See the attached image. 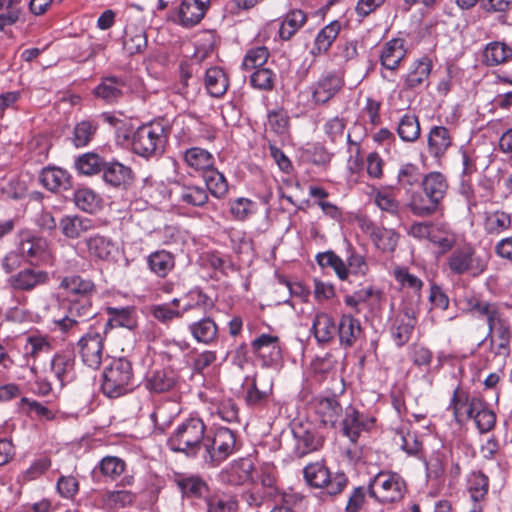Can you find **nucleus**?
<instances>
[{
    "mask_svg": "<svg viewBox=\"0 0 512 512\" xmlns=\"http://www.w3.org/2000/svg\"><path fill=\"white\" fill-rule=\"evenodd\" d=\"M456 423L464 419H472L480 434L489 433L496 425V414L488 407L482 396H471L470 393L457 386L449 402Z\"/></svg>",
    "mask_w": 512,
    "mask_h": 512,
    "instance_id": "nucleus-1",
    "label": "nucleus"
},
{
    "mask_svg": "<svg viewBox=\"0 0 512 512\" xmlns=\"http://www.w3.org/2000/svg\"><path fill=\"white\" fill-rule=\"evenodd\" d=\"M421 189L422 192H411L407 206L416 216H431L438 210L448 193V179L442 172H429L423 176Z\"/></svg>",
    "mask_w": 512,
    "mask_h": 512,
    "instance_id": "nucleus-2",
    "label": "nucleus"
},
{
    "mask_svg": "<svg viewBox=\"0 0 512 512\" xmlns=\"http://www.w3.org/2000/svg\"><path fill=\"white\" fill-rule=\"evenodd\" d=\"M171 127L165 118L139 126L132 134V151L146 159L160 156L168 142Z\"/></svg>",
    "mask_w": 512,
    "mask_h": 512,
    "instance_id": "nucleus-3",
    "label": "nucleus"
},
{
    "mask_svg": "<svg viewBox=\"0 0 512 512\" xmlns=\"http://www.w3.org/2000/svg\"><path fill=\"white\" fill-rule=\"evenodd\" d=\"M206 435V424L203 419L189 416L170 434L167 445L172 451L193 458L204 447Z\"/></svg>",
    "mask_w": 512,
    "mask_h": 512,
    "instance_id": "nucleus-4",
    "label": "nucleus"
},
{
    "mask_svg": "<svg viewBox=\"0 0 512 512\" xmlns=\"http://www.w3.org/2000/svg\"><path fill=\"white\" fill-rule=\"evenodd\" d=\"M448 253L445 268L450 275L479 277L487 269L488 259L469 241L458 242Z\"/></svg>",
    "mask_w": 512,
    "mask_h": 512,
    "instance_id": "nucleus-5",
    "label": "nucleus"
},
{
    "mask_svg": "<svg viewBox=\"0 0 512 512\" xmlns=\"http://www.w3.org/2000/svg\"><path fill=\"white\" fill-rule=\"evenodd\" d=\"M132 363L126 358H114L103 371L101 390L109 398H118L135 387Z\"/></svg>",
    "mask_w": 512,
    "mask_h": 512,
    "instance_id": "nucleus-6",
    "label": "nucleus"
},
{
    "mask_svg": "<svg viewBox=\"0 0 512 512\" xmlns=\"http://www.w3.org/2000/svg\"><path fill=\"white\" fill-rule=\"evenodd\" d=\"M408 491L405 479L397 472L382 470L368 483V494L376 502L386 505L402 501Z\"/></svg>",
    "mask_w": 512,
    "mask_h": 512,
    "instance_id": "nucleus-7",
    "label": "nucleus"
},
{
    "mask_svg": "<svg viewBox=\"0 0 512 512\" xmlns=\"http://www.w3.org/2000/svg\"><path fill=\"white\" fill-rule=\"evenodd\" d=\"M303 475L310 487L323 489L330 496L341 494L349 482L345 473L332 474L321 462L306 465L303 469Z\"/></svg>",
    "mask_w": 512,
    "mask_h": 512,
    "instance_id": "nucleus-8",
    "label": "nucleus"
},
{
    "mask_svg": "<svg viewBox=\"0 0 512 512\" xmlns=\"http://www.w3.org/2000/svg\"><path fill=\"white\" fill-rule=\"evenodd\" d=\"M202 455L206 463L219 465L237 450L236 434L229 428H217L213 436L207 434Z\"/></svg>",
    "mask_w": 512,
    "mask_h": 512,
    "instance_id": "nucleus-9",
    "label": "nucleus"
},
{
    "mask_svg": "<svg viewBox=\"0 0 512 512\" xmlns=\"http://www.w3.org/2000/svg\"><path fill=\"white\" fill-rule=\"evenodd\" d=\"M376 423V418L360 412L354 406L349 405L344 410L341 420V432L352 443H356L363 432H370Z\"/></svg>",
    "mask_w": 512,
    "mask_h": 512,
    "instance_id": "nucleus-10",
    "label": "nucleus"
},
{
    "mask_svg": "<svg viewBox=\"0 0 512 512\" xmlns=\"http://www.w3.org/2000/svg\"><path fill=\"white\" fill-rule=\"evenodd\" d=\"M78 352L84 365L98 369L102 363L104 337L100 332L89 330L77 342Z\"/></svg>",
    "mask_w": 512,
    "mask_h": 512,
    "instance_id": "nucleus-11",
    "label": "nucleus"
},
{
    "mask_svg": "<svg viewBox=\"0 0 512 512\" xmlns=\"http://www.w3.org/2000/svg\"><path fill=\"white\" fill-rule=\"evenodd\" d=\"M295 440L294 454L301 458L318 451L324 444V438L311 423H301L292 429Z\"/></svg>",
    "mask_w": 512,
    "mask_h": 512,
    "instance_id": "nucleus-12",
    "label": "nucleus"
},
{
    "mask_svg": "<svg viewBox=\"0 0 512 512\" xmlns=\"http://www.w3.org/2000/svg\"><path fill=\"white\" fill-rule=\"evenodd\" d=\"M50 281L49 273L36 267H26L12 274L8 279L11 289L18 292H32L47 285Z\"/></svg>",
    "mask_w": 512,
    "mask_h": 512,
    "instance_id": "nucleus-13",
    "label": "nucleus"
},
{
    "mask_svg": "<svg viewBox=\"0 0 512 512\" xmlns=\"http://www.w3.org/2000/svg\"><path fill=\"white\" fill-rule=\"evenodd\" d=\"M511 329L507 320L502 314L488 326L486 339L489 340L491 352L495 356L507 358L511 353Z\"/></svg>",
    "mask_w": 512,
    "mask_h": 512,
    "instance_id": "nucleus-14",
    "label": "nucleus"
},
{
    "mask_svg": "<svg viewBox=\"0 0 512 512\" xmlns=\"http://www.w3.org/2000/svg\"><path fill=\"white\" fill-rule=\"evenodd\" d=\"M89 257L98 262H113L118 255L117 243L109 236L96 233L84 239Z\"/></svg>",
    "mask_w": 512,
    "mask_h": 512,
    "instance_id": "nucleus-15",
    "label": "nucleus"
},
{
    "mask_svg": "<svg viewBox=\"0 0 512 512\" xmlns=\"http://www.w3.org/2000/svg\"><path fill=\"white\" fill-rule=\"evenodd\" d=\"M251 349L267 367L277 364L282 359L281 343L276 335L260 334L251 342Z\"/></svg>",
    "mask_w": 512,
    "mask_h": 512,
    "instance_id": "nucleus-16",
    "label": "nucleus"
},
{
    "mask_svg": "<svg viewBox=\"0 0 512 512\" xmlns=\"http://www.w3.org/2000/svg\"><path fill=\"white\" fill-rule=\"evenodd\" d=\"M359 226L369 236L376 249L384 253H391L395 250L399 235L394 230L380 227L367 218H362L359 221Z\"/></svg>",
    "mask_w": 512,
    "mask_h": 512,
    "instance_id": "nucleus-17",
    "label": "nucleus"
},
{
    "mask_svg": "<svg viewBox=\"0 0 512 512\" xmlns=\"http://www.w3.org/2000/svg\"><path fill=\"white\" fill-rule=\"evenodd\" d=\"M344 80L335 72L322 74L311 86V100L316 105L328 103L343 88Z\"/></svg>",
    "mask_w": 512,
    "mask_h": 512,
    "instance_id": "nucleus-18",
    "label": "nucleus"
},
{
    "mask_svg": "<svg viewBox=\"0 0 512 512\" xmlns=\"http://www.w3.org/2000/svg\"><path fill=\"white\" fill-rule=\"evenodd\" d=\"M454 145V134L443 125H433L427 134V152L431 158L440 162Z\"/></svg>",
    "mask_w": 512,
    "mask_h": 512,
    "instance_id": "nucleus-19",
    "label": "nucleus"
},
{
    "mask_svg": "<svg viewBox=\"0 0 512 512\" xmlns=\"http://www.w3.org/2000/svg\"><path fill=\"white\" fill-rule=\"evenodd\" d=\"M17 238V249L23 258L40 260L47 255L49 244L46 238L28 229L19 231Z\"/></svg>",
    "mask_w": 512,
    "mask_h": 512,
    "instance_id": "nucleus-20",
    "label": "nucleus"
},
{
    "mask_svg": "<svg viewBox=\"0 0 512 512\" xmlns=\"http://www.w3.org/2000/svg\"><path fill=\"white\" fill-rule=\"evenodd\" d=\"M187 330L196 343L206 346L216 344L220 336L219 325L210 316H204L189 323Z\"/></svg>",
    "mask_w": 512,
    "mask_h": 512,
    "instance_id": "nucleus-21",
    "label": "nucleus"
},
{
    "mask_svg": "<svg viewBox=\"0 0 512 512\" xmlns=\"http://www.w3.org/2000/svg\"><path fill=\"white\" fill-rule=\"evenodd\" d=\"M416 324L417 315L413 308L405 307L396 316L391 328V336L398 347L409 342Z\"/></svg>",
    "mask_w": 512,
    "mask_h": 512,
    "instance_id": "nucleus-22",
    "label": "nucleus"
},
{
    "mask_svg": "<svg viewBox=\"0 0 512 512\" xmlns=\"http://www.w3.org/2000/svg\"><path fill=\"white\" fill-rule=\"evenodd\" d=\"M50 371L63 387L76 379V360L71 352H58L50 361Z\"/></svg>",
    "mask_w": 512,
    "mask_h": 512,
    "instance_id": "nucleus-23",
    "label": "nucleus"
},
{
    "mask_svg": "<svg viewBox=\"0 0 512 512\" xmlns=\"http://www.w3.org/2000/svg\"><path fill=\"white\" fill-rule=\"evenodd\" d=\"M102 172L105 183L117 189H128L134 180L133 170L116 160L105 162Z\"/></svg>",
    "mask_w": 512,
    "mask_h": 512,
    "instance_id": "nucleus-24",
    "label": "nucleus"
},
{
    "mask_svg": "<svg viewBox=\"0 0 512 512\" xmlns=\"http://www.w3.org/2000/svg\"><path fill=\"white\" fill-rule=\"evenodd\" d=\"M178 373L170 368H160L148 372L145 378V388L151 393L171 391L178 383Z\"/></svg>",
    "mask_w": 512,
    "mask_h": 512,
    "instance_id": "nucleus-25",
    "label": "nucleus"
},
{
    "mask_svg": "<svg viewBox=\"0 0 512 512\" xmlns=\"http://www.w3.org/2000/svg\"><path fill=\"white\" fill-rule=\"evenodd\" d=\"M337 335L341 347L351 348L362 338L363 328L352 314H343L337 325Z\"/></svg>",
    "mask_w": 512,
    "mask_h": 512,
    "instance_id": "nucleus-26",
    "label": "nucleus"
},
{
    "mask_svg": "<svg viewBox=\"0 0 512 512\" xmlns=\"http://www.w3.org/2000/svg\"><path fill=\"white\" fill-rule=\"evenodd\" d=\"M108 317L104 326V333L116 327L133 330L137 326V313L134 306L112 307L105 309Z\"/></svg>",
    "mask_w": 512,
    "mask_h": 512,
    "instance_id": "nucleus-27",
    "label": "nucleus"
},
{
    "mask_svg": "<svg viewBox=\"0 0 512 512\" xmlns=\"http://www.w3.org/2000/svg\"><path fill=\"white\" fill-rule=\"evenodd\" d=\"M126 86V80L123 77H104L95 87L94 95L103 100L106 104H115L123 98V90Z\"/></svg>",
    "mask_w": 512,
    "mask_h": 512,
    "instance_id": "nucleus-28",
    "label": "nucleus"
},
{
    "mask_svg": "<svg viewBox=\"0 0 512 512\" xmlns=\"http://www.w3.org/2000/svg\"><path fill=\"white\" fill-rule=\"evenodd\" d=\"M174 482L180 490L182 497L187 499H201L209 491L208 484L199 475L176 474Z\"/></svg>",
    "mask_w": 512,
    "mask_h": 512,
    "instance_id": "nucleus-29",
    "label": "nucleus"
},
{
    "mask_svg": "<svg viewBox=\"0 0 512 512\" xmlns=\"http://www.w3.org/2000/svg\"><path fill=\"white\" fill-rule=\"evenodd\" d=\"M512 59V47L504 41H491L481 51V63L486 67H496Z\"/></svg>",
    "mask_w": 512,
    "mask_h": 512,
    "instance_id": "nucleus-30",
    "label": "nucleus"
},
{
    "mask_svg": "<svg viewBox=\"0 0 512 512\" xmlns=\"http://www.w3.org/2000/svg\"><path fill=\"white\" fill-rule=\"evenodd\" d=\"M465 310L473 316L484 317L487 325H493V322L502 314L498 304L488 302L476 295H467L464 297Z\"/></svg>",
    "mask_w": 512,
    "mask_h": 512,
    "instance_id": "nucleus-31",
    "label": "nucleus"
},
{
    "mask_svg": "<svg viewBox=\"0 0 512 512\" xmlns=\"http://www.w3.org/2000/svg\"><path fill=\"white\" fill-rule=\"evenodd\" d=\"M406 54L405 40L402 38H393L383 45L380 54V63L388 70H396L400 63L406 58Z\"/></svg>",
    "mask_w": 512,
    "mask_h": 512,
    "instance_id": "nucleus-32",
    "label": "nucleus"
},
{
    "mask_svg": "<svg viewBox=\"0 0 512 512\" xmlns=\"http://www.w3.org/2000/svg\"><path fill=\"white\" fill-rule=\"evenodd\" d=\"M210 5V0H182L179 7L180 24L193 27L198 24Z\"/></svg>",
    "mask_w": 512,
    "mask_h": 512,
    "instance_id": "nucleus-33",
    "label": "nucleus"
},
{
    "mask_svg": "<svg viewBox=\"0 0 512 512\" xmlns=\"http://www.w3.org/2000/svg\"><path fill=\"white\" fill-rule=\"evenodd\" d=\"M432 68L433 63L428 56L415 60L404 78V87L406 89H415L422 86L428 81Z\"/></svg>",
    "mask_w": 512,
    "mask_h": 512,
    "instance_id": "nucleus-34",
    "label": "nucleus"
},
{
    "mask_svg": "<svg viewBox=\"0 0 512 512\" xmlns=\"http://www.w3.org/2000/svg\"><path fill=\"white\" fill-rule=\"evenodd\" d=\"M61 233L68 239H78L94 228L93 221L78 215H65L59 221Z\"/></svg>",
    "mask_w": 512,
    "mask_h": 512,
    "instance_id": "nucleus-35",
    "label": "nucleus"
},
{
    "mask_svg": "<svg viewBox=\"0 0 512 512\" xmlns=\"http://www.w3.org/2000/svg\"><path fill=\"white\" fill-rule=\"evenodd\" d=\"M312 332L319 344L330 343L337 335V326L332 316L321 312L315 315Z\"/></svg>",
    "mask_w": 512,
    "mask_h": 512,
    "instance_id": "nucleus-36",
    "label": "nucleus"
},
{
    "mask_svg": "<svg viewBox=\"0 0 512 512\" xmlns=\"http://www.w3.org/2000/svg\"><path fill=\"white\" fill-rule=\"evenodd\" d=\"M148 269L159 278H165L175 268V256L161 249L150 253L147 257Z\"/></svg>",
    "mask_w": 512,
    "mask_h": 512,
    "instance_id": "nucleus-37",
    "label": "nucleus"
},
{
    "mask_svg": "<svg viewBox=\"0 0 512 512\" xmlns=\"http://www.w3.org/2000/svg\"><path fill=\"white\" fill-rule=\"evenodd\" d=\"M204 84L212 97L220 98L229 88V78L221 67L214 66L206 70Z\"/></svg>",
    "mask_w": 512,
    "mask_h": 512,
    "instance_id": "nucleus-38",
    "label": "nucleus"
},
{
    "mask_svg": "<svg viewBox=\"0 0 512 512\" xmlns=\"http://www.w3.org/2000/svg\"><path fill=\"white\" fill-rule=\"evenodd\" d=\"M316 413L319 415L324 425L336 427L342 415L343 409L335 397H323L316 401Z\"/></svg>",
    "mask_w": 512,
    "mask_h": 512,
    "instance_id": "nucleus-39",
    "label": "nucleus"
},
{
    "mask_svg": "<svg viewBox=\"0 0 512 512\" xmlns=\"http://www.w3.org/2000/svg\"><path fill=\"white\" fill-rule=\"evenodd\" d=\"M340 30L341 24L339 21H332L324 26L315 37L311 54L315 57L326 54L338 37Z\"/></svg>",
    "mask_w": 512,
    "mask_h": 512,
    "instance_id": "nucleus-40",
    "label": "nucleus"
},
{
    "mask_svg": "<svg viewBox=\"0 0 512 512\" xmlns=\"http://www.w3.org/2000/svg\"><path fill=\"white\" fill-rule=\"evenodd\" d=\"M273 397V385L266 389H259L256 378H253L250 386L246 389L244 402L252 410L261 411L268 407Z\"/></svg>",
    "mask_w": 512,
    "mask_h": 512,
    "instance_id": "nucleus-41",
    "label": "nucleus"
},
{
    "mask_svg": "<svg viewBox=\"0 0 512 512\" xmlns=\"http://www.w3.org/2000/svg\"><path fill=\"white\" fill-rule=\"evenodd\" d=\"M184 162L189 168L203 175L214 167L215 160L206 149L191 147L184 152Z\"/></svg>",
    "mask_w": 512,
    "mask_h": 512,
    "instance_id": "nucleus-42",
    "label": "nucleus"
},
{
    "mask_svg": "<svg viewBox=\"0 0 512 512\" xmlns=\"http://www.w3.org/2000/svg\"><path fill=\"white\" fill-rule=\"evenodd\" d=\"M147 47V36L143 28L127 25L123 35V49L129 55L141 54Z\"/></svg>",
    "mask_w": 512,
    "mask_h": 512,
    "instance_id": "nucleus-43",
    "label": "nucleus"
},
{
    "mask_svg": "<svg viewBox=\"0 0 512 512\" xmlns=\"http://www.w3.org/2000/svg\"><path fill=\"white\" fill-rule=\"evenodd\" d=\"M39 178L41 184L50 191L67 190L70 187V175L62 168L46 167Z\"/></svg>",
    "mask_w": 512,
    "mask_h": 512,
    "instance_id": "nucleus-44",
    "label": "nucleus"
},
{
    "mask_svg": "<svg viewBox=\"0 0 512 512\" xmlns=\"http://www.w3.org/2000/svg\"><path fill=\"white\" fill-rule=\"evenodd\" d=\"M61 287L66 290L68 298L92 297L96 293L94 282L79 275L65 277L61 282Z\"/></svg>",
    "mask_w": 512,
    "mask_h": 512,
    "instance_id": "nucleus-45",
    "label": "nucleus"
},
{
    "mask_svg": "<svg viewBox=\"0 0 512 512\" xmlns=\"http://www.w3.org/2000/svg\"><path fill=\"white\" fill-rule=\"evenodd\" d=\"M396 132L403 142H416L421 135V126L418 116L413 113L403 114L398 121Z\"/></svg>",
    "mask_w": 512,
    "mask_h": 512,
    "instance_id": "nucleus-46",
    "label": "nucleus"
},
{
    "mask_svg": "<svg viewBox=\"0 0 512 512\" xmlns=\"http://www.w3.org/2000/svg\"><path fill=\"white\" fill-rule=\"evenodd\" d=\"M136 495L128 490H106L99 493V503L102 508L115 509L132 505Z\"/></svg>",
    "mask_w": 512,
    "mask_h": 512,
    "instance_id": "nucleus-47",
    "label": "nucleus"
},
{
    "mask_svg": "<svg viewBox=\"0 0 512 512\" xmlns=\"http://www.w3.org/2000/svg\"><path fill=\"white\" fill-rule=\"evenodd\" d=\"M307 22V15L300 9L289 11L283 18L279 27V37L290 40Z\"/></svg>",
    "mask_w": 512,
    "mask_h": 512,
    "instance_id": "nucleus-48",
    "label": "nucleus"
},
{
    "mask_svg": "<svg viewBox=\"0 0 512 512\" xmlns=\"http://www.w3.org/2000/svg\"><path fill=\"white\" fill-rule=\"evenodd\" d=\"M184 299H186V303L181 309L183 314L194 309L201 310L206 314L215 307V301L199 287L189 290Z\"/></svg>",
    "mask_w": 512,
    "mask_h": 512,
    "instance_id": "nucleus-49",
    "label": "nucleus"
},
{
    "mask_svg": "<svg viewBox=\"0 0 512 512\" xmlns=\"http://www.w3.org/2000/svg\"><path fill=\"white\" fill-rule=\"evenodd\" d=\"M178 199L181 203L194 207L204 206L209 195L204 187L194 184H179Z\"/></svg>",
    "mask_w": 512,
    "mask_h": 512,
    "instance_id": "nucleus-50",
    "label": "nucleus"
},
{
    "mask_svg": "<svg viewBox=\"0 0 512 512\" xmlns=\"http://www.w3.org/2000/svg\"><path fill=\"white\" fill-rule=\"evenodd\" d=\"M315 260L317 264L322 268H331L335 272L336 276L341 280L345 281L349 277V270L344 260L338 256L334 251L329 250L320 252L316 255Z\"/></svg>",
    "mask_w": 512,
    "mask_h": 512,
    "instance_id": "nucleus-51",
    "label": "nucleus"
},
{
    "mask_svg": "<svg viewBox=\"0 0 512 512\" xmlns=\"http://www.w3.org/2000/svg\"><path fill=\"white\" fill-rule=\"evenodd\" d=\"M423 176L420 168L416 164L405 163L401 165L398 170L397 183L406 193H410L415 186H421Z\"/></svg>",
    "mask_w": 512,
    "mask_h": 512,
    "instance_id": "nucleus-52",
    "label": "nucleus"
},
{
    "mask_svg": "<svg viewBox=\"0 0 512 512\" xmlns=\"http://www.w3.org/2000/svg\"><path fill=\"white\" fill-rule=\"evenodd\" d=\"M75 205L83 212L95 214L102 209V198L92 189L81 188L74 193Z\"/></svg>",
    "mask_w": 512,
    "mask_h": 512,
    "instance_id": "nucleus-53",
    "label": "nucleus"
},
{
    "mask_svg": "<svg viewBox=\"0 0 512 512\" xmlns=\"http://www.w3.org/2000/svg\"><path fill=\"white\" fill-rule=\"evenodd\" d=\"M254 466L250 459L242 458L235 461L227 470V482L231 485H243L252 479Z\"/></svg>",
    "mask_w": 512,
    "mask_h": 512,
    "instance_id": "nucleus-54",
    "label": "nucleus"
},
{
    "mask_svg": "<svg viewBox=\"0 0 512 512\" xmlns=\"http://www.w3.org/2000/svg\"><path fill=\"white\" fill-rule=\"evenodd\" d=\"M52 349V344L47 336L30 335L26 340L25 357L28 362L32 360V364H35L41 355L51 353Z\"/></svg>",
    "mask_w": 512,
    "mask_h": 512,
    "instance_id": "nucleus-55",
    "label": "nucleus"
},
{
    "mask_svg": "<svg viewBox=\"0 0 512 512\" xmlns=\"http://www.w3.org/2000/svg\"><path fill=\"white\" fill-rule=\"evenodd\" d=\"M126 468L127 464L122 458L111 455L103 457L96 466L100 474L110 481L117 480L126 471Z\"/></svg>",
    "mask_w": 512,
    "mask_h": 512,
    "instance_id": "nucleus-56",
    "label": "nucleus"
},
{
    "mask_svg": "<svg viewBox=\"0 0 512 512\" xmlns=\"http://www.w3.org/2000/svg\"><path fill=\"white\" fill-rule=\"evenodd\" d=\"M202 177L206 185L205 189L213 197L221 199L226 196L228 193V182L225 176L215 167L205 172Z\"/></svg>",
    "mask_w": 512,
    "mask_h": 512,
    "instance_id": "nucleus-57",
    "label": "nucleus"
},
{
    "mask_svg": "<svg viewBox=\"0 0 512 512\" xmlns=\"http://www.w3.org/2000/svg\"><path fill=\"white\" fill-rule=\"evenodd\" d=\"M512 218L502 210H496L486 215L484 220L485 231L489 235H500L510 229Z\"/></svg>",
    "mask_w": 512,
    "mask_h": 512,
    "instance_id": "nucleus-58",
    "label": "nucleus"
},
{
    "mask_svg": "<svg viewBox=\"0 0 512 512\" xmlns=\"http://www.w3.org/2000/svg\"><path fill=\"white\" fill-rule=\"evenodd\" d=\"M22 0H0V31L16 24L22 13Z\"/></svg>",
    "mask_w": 512,
    "mask_h": 512,
    "instance_id": "nucleus-59",
    "label": "nucleus"
},
{
    "mask_svg": "<svg viewBox=\"0 0 512 512\" xmlns=\"http://www.w3.org/2000/svg\"><path fill=\"white\" fill-rule=\"evenodd\" d=\"M429 241L439 249L440 254L448 253L458 243L456 234L441 224L435 225Z\"/></svg>",
    "mask_w": 512,
    "mask_h": 512,
    "instance_id": "nucleus-60",
    "label": "nucleus"
},
{
    "mask_svg": "<svg viewBox=\"0 0 512 512\" xmlns=\"http://www.w3.org/2000/svg\"><path fill=\"white\" fill-rule=\"evenodd\" d=\"M68 303L67 313L78 319L80 322L86 321L96 315L92 299L89 296L68 298Z\"/></svg>",
    "mask_w": 512,
    "mask_h": 512,
    "instance_id": "nucleus-61",
    "label": "nucleus"
},
{
    "mask_svg": "<svg viewBox=\"0 0 512 512\" xmlns=\"http://www.w3.org/2000/svg\"><path fill=\"white\" fill-rule=\"evenodd\" d=\"M489 491V478L482 471H473L468 480V492L473 502L483 501Z\"/></svg>",
    "mask_w": 512,
    "mask_h": 512,
    "instance_id": "nucleus-62",
    "label": "nucleus"
},
{
    "mask_svg": "<svg viewBox=\"0 0 512 512\" xmlns=\"http://www.w3.org/2000/svg\"><path fill=\"white\" fill-rule=\"evenodd\" d=\"M270 57V51L266 46L250 47L242 60L241 68L245 71H251L263 67Z\"/></svg>",
    "mask_w": 512,
    "mask_h": 512,
    "instance_id": "nucleus-63",
    "label": "nucleus"
},
{
    "mask_svg": "<svg viewBox=\"0 0 512 512\" xmlns=\"http://www.w3.org/2000/svg\"><path fill=\"white\" fill-rule=\"evenodd\" d=\"M373 201L382 212H386L391 216H397L400 212V202L389 189L382 188L375 190Z\"/></svg>",
    "mask_w": 512,
    "mask_h": 512,
    "instance_id": "nucleus-64",
    "label": "nucleus"
}]
</instances>
